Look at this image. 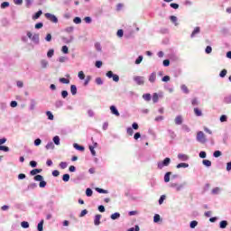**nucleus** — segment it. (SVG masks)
<instances>
[{"label":"nucleus","instance_id":"nucleus-1","mask_svg":"<svg viewBox=\"0 0 231 231\" xmlns=\"http://www.w3.org/2000/svg\"><path fill=\"white\" fill-rule=\"evenodd\" d=\"M197 142H199V143H207V136L205 135V133L201 131L197 133Z\"/></svg>","mask_w":231,"mask_h":231},{"label":"nucleus","instance_id":"nucleus-2","mask_svg":"<svg viewBox=\"0 0 231 231\" xmlns=\"http://www.w3.org/2000/svg\"><path fill=\"white\" fill-rule=\"evenodd\" d=\"M170 164H171V158L167 157L163 160V162H158L157 166H158V169H162L164 167H169Z\"/></svg>","mask_w":231,"mask_h":231},{"label":"nucleus","instance_id":"nucleus-3","mask_svg":"<svg viewBox=\"0 0 231 231\" xmlns=\"http://www.w3.org/2000/svg\"><path fill=\"white\" fill-rule=\"evenodd\" d=\"M45 17L46 19H48V21H51V23H59V19L57 18V16H55V14L46 13Z\"/></svg>","mask_w":231,"mask_h":231},{"label":"nucleus","instance_id":"nucleus-4","mask_svg":"<svg viewBox=\"0 0 231 231\" xmlns=\"http://www.w3.org/2000/svg\"><path fill=\"white\" fill-rule=\"evenodd\" d=\"M134 82H136V84H137L138 86H143V84H145L144 78L142 77V76H135V77L134 78Z\"/></svg>","mask_w":231,"mask_h":231},{"label":"nucleus","instance_id":"nucleus-5","mask_svg":"<svg viewBox=\"0 0 231 231\" xmlns=\"http://www.w3.org/2000/svg\"><path fill=\"white\" fill-rule=\"evenodd\" d=\"M110 111H111L112 115H115L116 116H120V112H118V109H116V106H111Z\"/></svg>","mask_w":231,"mask_h":231},{"label":"nucleus","instance_id":"nucleus-6","mask_svg":"<svg viewBox=\"0 0 231 231\" xmlns=\"http://www.w3.org/2000/svg\"><path fill=\"white\" fill-rule=\"evenodd\" d=\"M176 125H181L183 124V117L181 116H178L175 117Z\"/></svg>","mask_w":231,"mask_h":231},{"label":"nucleus","instance_id":"nucleus-7","mask_svg":"<svg viewBox=\"0 0 231 231\" xmlns=\"http://www.w3.org/2000/svg\"><path fill=\"white\" fill-rule=\"evenodd\" d=\"M102 218V215H96L94 218V224L96 226H98L100 225V219Z\"/></svg>","mask_w":231,"mask_h":231},{"label":"nucleus","instance_id":"nucleus-8","mask_svg":"<svg viewBox=\"0 0 231 231\" xmlns=\"http://www.w3.org/2000/svg\"><path fill=\"white\" fill-rule=\"evenodd\" d=\"M149 82H151L152 84H154V82H156V72H152L149 76Z\"/></svg>","mask_w":231,"mask_h":231},{"label":"nucleus","instance_id":"nucleus-9","mask_svg":"<svg viewBox=\"0 0 231 231\" xmlns=\"http://www.w3.org/2000/svg\"><path fill=\"white\" fill-rule=\"evenodd\" d=\"M171 187H172L173 189H176L177 192H180V190H181V189H183V185H180V184H176V183H172L171 184Z\"/></svg>","mask_w":231,"mask_h":231},{"label":"nucleus","instance_id":"nucleus-10","mask_svg":"<svg viewBox=\"0 0 231 231\" xmlns=\"http://www.w3.org/2000/svg\"><path fill=\"white\" fill-rule=\"evenodd\" d=\"M41 172H42V169H34L31 171L30 174L31 176H35L37 174H41Z\"/></svg>","mask_w":231,"mask_h":231},{"label":"nucleus","instance_id":"nucleus-11","mask_svg":"<svg viewBox=\"0 0 231 231\" xmlns=\"http://www.w3.org/2000/svg\"><path fill=\"white\" fill-rule=\"evenodd\" d=\"M171 174H172V172L168 171L164 175V181H165V183H169L171 181Z\"/></svg>","mask_w":231,"mask_h":231},{"label":"nucleus","instance_id":"nucleus-12","mask_svg":"<svg viewBox=\"0 0 231 231\" xmlns=\"http://www.w3.org/2000/svg\"><path fill=\"white\" fill-rule=\"evenodd\" d=\"M199 32H201V29L199 27H196L193 32H191V38L196 37V35H198V33H199Z\"/></svg>","mask_w":231,"mask_h":231},{"label":"nucleus","instance_id":"nucleus-13","mask_svg":"<svg viewBox=\"0 0 231 231\" xmlns=\"http://www.w3.org/2000/svg\"><path fill=\"white\" fill-rule=\"evenodd\" d=\"M38 231H44V220H41L37 226Z\"/></svg>","mask_w":231,"mask_h":231},{"label":"nucleus","instance_id":"nucleus-14","mask_svg":"<svg viewBox=\"0 0 231 231\" xmlns=\"http://www.w3.org/2000/svg\"><path fill=\"white\" fill-rule=\"evenodd\" d=\"M179 160H181L182 162H187V160H189V156L183 154V153H180L178 155Z\"/></svg>","mask_w":231,"mask_h":231},{"label":"nucleus","instance_id":"nucleus-15","mask_svg":"<svg viewBox=\"0 0 231 231\" xmlns=\"http://www.w3.org/2000/svg\"><path fill=\"white\" fill-rule=\"evenodd\" d=\"M189 167V163L180 162L177 165V169H187Z\"/></svg>","mask_w":231,"mask_h":231},{"label":"nucleus","instance_id":"nucleus-16","mask_svg":"<svg viewBox=\"0 0 231 231\" xmlns=\"http://www.w3.org/2000/svg\"><path fill=\"white\" fill-rule=\"evenodd\" d=\"M45 147L48 151L53 150V149H55V144H53V143L50 142L47 143V145Z\"/></svg>","mask_w":231,"mask_h":231},{"label":"nucleus","instance_id":"nucleus-17","mask_svg":"<svg viewBox=\"0 0 231 231\" xmlns=\"http://www.w3.org/2000/svg\"><path fill=\"white\" fill-rule=\"evenodd\" d=\"M53 142H54L55 145H60V137H59V135L54 136Z\"/></svg>","mask_w":231,"mask_h":231},{"label":"nucleus","instance_id":"nucleus-18","mask_svg":"<svg viewBox=\"0 0 231 231\" xmlns=\"http://www.w3.org/2000/svg\"><path fill=\"white\" fill-rule=\"evenodd\" d=\"M41 15H42V11H38L33 16L32 19L33 21H36V19H39V17H41Z\"/></svg>","mask_w":231,"mask_h":231},{"label":"nucleus","instance_id":"nucleus-19","mask_svg":"<svg viewBox=\"0 0 231 231\" xmlns=\"http://www.w3.org/2000/svg\"><path fill=\"white\" fill-rule=\"evenodd\" d=\"M74 149H77V151H85L84 146H80L79 143L73 144Z\"/></svg>","mask_w":231,"mask_h":231},{"label":"nucleus","instance_id":"nucleus-20","mask_svg":"<svg viewBox=\"0 0 231 231\" xmlns=\"http://www.w3.org/2000/svg\"><path fill=\"white\" fill-rule=\"evenodd\" d=\"M202 163H203V165H205V167H212V162H210L208 160H203Z\"/></svg>","mask_w":231,"mask_h":231},{"label":"nucleus","instance_id":"nucleus-21","mask_svg":"<svg viewBox=\"0 0 231 231\" xmlns=\"http://www.w3.org/2000/svg\"><path fill=\"white\" fill-rule=\"evenodd\" d=\"M170 20L171 21V23H174L175 26H178V17L171 15L170 17Z\"/></svg>","mask_w":231,"mask_h":231},{"label":"nucleus","instance_id":"nucleus-22","mask_svg":"<svg viewBox=\"0 0 231 231\" xmlns=\"http://www.w3.org/2000/svg\"><path fill=\"white\" fill-rule=\"evenodd\" d=\"M70 93L72 95H77V86H75V85L70 86Z\"/></svg>","mask_w":231,"mask_h":231},{"label":"nucleus","instance_id":"nucleus-23","mask_svg":"<svg viewBox=\"0 0 231 231\" xmlns=\"http://www.w3.org/2000/svg\"><path fill=\"white\" fill-rule=\"evenodd\" d=\"M194 113H195L196 116H201L203 115L201 110L198 107L194 108Z\"/></svg>","mask_w":231,"mask_h":231},{"label":"nucleus","instance_id":"nucleus-24","mask_svg":"<svg viewBox=\"0 0 231 231\" xmlns=\"http://www.w3.org/2000/svg\"><path fill=\"white\" fill-rule=\"evenodd\" d=\"M111 219L115 220V219H118V217H120V213L116 212L114 214L111 215Z\"/></svg>","mask_w":231,"mask_h":231},{"label":"nucleus","instance_id":"nucleus-25","mask_svg":"<svg viewBox=\"0 0 231 231\" xmlns=\"http://www.w3.org/2000/svg\"><path fill=\"white\" fill-rule=\"evenodd\" d=\"M86 196H88V198H91V196H93V190L91 189H86Z\"/></svg>","mask_w":231,"mask_h":231},{"label":"nucleus","instance_id":"nucleus-26","mask_svg":"<svg viewBox=\"0 0 231 231\" xmlns=\"http://www.w3.org/2000/svg\"><path fill=\"white\" fill-rule=\"evenodd\" d=\"M78 77L80 80H84V79H86V75L84 74V71H79L78 74Z\"/></svg>","mask_w":231,"mask_h":231},{"label":"nucleus","instance_id":"nucleus-27","mask_svg":"<svg viewBox=\"0 0 231 231\" xmlns=\"http://www.w3.org/2000/svg\"><path fill=\"white\" fill-rule=\"evenodd\" d=\"M21 226H22L23 228H30V224H29L28 222H26V221H23V222L21 223Z\"/></svg>","mask_w":231,"mask_h":231},{"label":"nucleus","instance_id":"nucleus-28","mask_svg":"<svg viewBox=\"0 0 231 231\" xmlns=\"http://www.w3.org/2000/svg\"><path fill=\"white\" fill-rule=\"evenodd\" d=\"M226 73H227L226 69H224L221 70L219 77H221V79H225V77H226Z\"/></svg>","mask_w":231,"mask_h":231},{"label":"nucleus","instance_id":"nucleus-29","mask_svg":"<svg viewBox=\"0 0 231 231\" xmlns=\"http://www.w3.org/2000/svg\"><path fill=\"white\" fill-rule=\"evenodd\" d=\"M60 82H61V84H69V79L66 78H60Z\"/></svg>","mask_w":231,"mask_h":231},{"label":"nucleus","instance_id":"nucleus-30","mask_svg":"<svg viewBox=\"0 0 231 231\" xmlns=\"http://www.w3.org/2000/svg\"><path fill=\"white\" fill-rule=\"evenodd\" d=\"M227 225H228V222H226V220H222L220 222V228H226Z\"/></svg>","mask_w":231,"mask_h":231},{"label":"nucleus","instance_id":"nucleus-31","mask_svg":"<svg viewBox=\"0 0 231 231\" xmlns=\"http://www.w3.org/2000/svg\"><path fill=\"white\" fill-rule=\"evenodd\" d=\"M158 100H159L158 93H154L152 96L153 104H156V102H158Z\"/></svg>","mask_w":231,"mask_h":231},{"label":"nucleus","instance_id":"nucleus-32","mask_svg":"<svg viewBox=\"0 0 231 231\" xmlns=\"http://www.w3.org/2000/svg\"><path fill=\"white\" fill-rule=\"evenodd\" d=\"M97 192H99V194H107V190L100 189V188H96Z\"/></svg>","mask_w":231,"mask_h":231},{"label":"nucleus","instance_id":"nucleus-33","mask_svg":"<svg viewBox=\"0 0 231 231\" xmlns=\"http://www.w3.org/2000/svg\"><path fill=\"white\" fill-rule=\"evenodd\" d=\"M143 98L144 100H146V102L151 101V94H144V95L143 96Z\"/></svg>","mask_w":231,"mask_h":231},{"label":"nucleus","instance_id":"nucleus-34","mask_svg":"<svg viewBox=\"0 0 231 231\" xmlns=\"http://www.w3.org/2000/svg\"><path fill=\"white\" fill-rule=\"evenodd\" d=\"M189 226L190 228H196V226H198V221L196 220L191 221L189 224Z\"/></svg>","mask_w":231,"mask_h":231},{"label":"nucleus","instance_id":"nucleus-35","mask_svg":"<svg viewBox=\"0 0 231 231\" xmlns=\"http://www.w3.org/2000/svg\"><path fill=\"white\" fill-rule=\"evenodd\" d=\"M160 219H161L160 215L155 214L154 217H153V222L154 223H159Z\"/></svg>","mask_w":231,"mask_h":231},{"label":"nucleus","instance_id":"nucleus-36","mask_svg":"<svg viewBox=\"0 0 231 231\" xmlns=\"http://www.w3.org/2000/svg\"><path fill=\"white\" fill-rule=\"evenodd\" d=\"M180 89H181L184 93H186V95L189 94V88H187L186 85H182V86L180 87Z\"/></svg>","mask_w":231,"mask_h":231},{"label":"nucleus","instance_id":"nucleus-37","mask_svg":"<svg viewBox=\"0 0 231 231\" xmlns=\"http://www.w3.org/2000/svg\"><path fill=\"white\" fill-rule=\"evenodd\" d=\"M0 151H4V152H8V151H10V148H8V146L0 145Z\"/></svg>","mask_w":231,"mask_h":231},{"label":"nucleus","instance_id":"nucleus-38","mask_svg":"<svg viewBox=\"0 0 231 231\" xmlns=\"http://www.w3.org/2000/svg\"><path fill=\"white\" fill-rule=\"evenodd\" d=\"M73 23H75V24H80V23H82V19H80V17H75Z\"/></svg>","mask_w":231,"mask_h":231},{"label":"nucleus","instance_id":"nucleus-39","mask_svg":"<svg viewBox=\"0 0 231 231\" xmlns=\"http://www.w3.org/2000/svg\"><path fill=\"white\" fill-rule=\"evenodd\" d=\"M127 134H129V136H133L134 131L133 130L132 127H128L126 130Z\"/></svg>","mask_w":231,"mask_h":231},{"label":"nucleus","instance_id":"nucleus-40","mask_svg":"<svg viewBox=\"0 0 231 231\" xmlns=\"http://www.w3.org/2000/svg\"><path fill=\"white\" fill-rule=\"evenodd\" d=\"M89 151L92 156H97V152H95V146H89Z\"/></svg>","mask_w":231,"mask_h":231},{"label":"nucleus","instance_id":"nucleus-41","mask_svg":"<svg viewBox=\"0 0 231 231\" xmlns=\"http://www.w3.org/2000/svg\"><path fill=\"white\" fill-rule=\"evenodd\" d=\"M46 116H48V119L49 120H53V114H51V111H47L46 112Z\"/></svg>","mask_w":231,"mask_h":231},{"label":"nucleus","instance_id":"nucleus-42","mask_svg":"<svg viewBox=\"0 0 231 231\" xmlns=\"http://www.w3.org/2000/svg\"><path fill=\"white\" fill-rule=\"evenodd\" d=\"M8 6H10V3H8V2H4L1 4L2 9L8 8Z\"/></svg>","mask_w":231,"mask_h":231},{"label":"nucleus","instance_id":"nucleus-43","mask_svg":"<svg viewBox=\"0 0 231 231\" xmlns=\"http://www.w3.org/2000/svg\"><path fill=\"white\" fill-rule=\"evenodd\" d=\"M42 68H48V61L43 60L41 61Z\"/></svg>","mask_w":231,"mask_h":231},{"label":"nucleus","instance_id":"nucleus-44","mask_svg":"<svg viewBox=\"0 0 231 231\" xmlns=\"http://www.w3.org/2000/svg\"><path fill=\"white\" fill-rule=\"evenodd\" d=\"M43 179L42 175H36L34 177L35 181H42Z\"/></svg>","mask_w":231,"mask_h":231},{"label":"nucleus","instance_id":"nucleus-45","mask_svg":"<svg viewBox=\"0 0 231 231\" xmlns=\"http://www.w3.org/2000/svg\"><path fill=\"white\" fill-rule=\"evenodd\" d=\"M171 8H173L174 10H178V8H180V5L178 4H174V3H171L170 5Z\"/></svg>","mask_w":231,"mask_h":231},{"label":"nucleus","instance_id":"nucleus-46","mask_svg":"<svg viewBox=\"0 0 231 231\" xmlns=\"http://www.w3.org/2000/svg\"><path fill=\"white\" fill-rule=\"evenodd\" d=\"M96 83L97 84V86H102L104 84L101 78H97Z\"/></svg>","mask_w":231,"mask_h":231},{"label":"nucleus","instance_id":"nucleus-47","mask_svg":"<svg viewBox=\"0 0 231 231\" xmlns=\"http://www.w3.org/2000/svg\"><path fill=\"white\" fill-rule=\"evenodd\" d=\"M44 24L42 23H38L35 24L34 28H36V30H41Z\"/></svg>","mask_w":231,"mask_h":231},{"label":"nucleus","instance_id":"nucleus-48","mask_svg":"<svg viewBox=\"0 0 231 231\" xmlns=\"http://www.w3.org/2000/svg\"><path fill=\"white\" fill-rule=\"evenodd\" d=\"M112 79H113L114 82H118L120 80V77L116 74H114L112 76Z\"/></svg>","mask_w":231,"mask_h":231},{"label":"nucleus","instance_id":"nucleus-49","mask_svg":"<svg viewBox=\"0 0 231 231\" xmlns=\"http://www.w3.org/2000/svg\"><path fill=\"white\" fill-rule=\"evenodd\" d=\"M213 156L215 158H219V156H221V151H215Z\"/></svg>","mask_w":231,"mask_h":231},{"label":"nucleus","instance_id":"nucleus-50","mask_svg":"<svg viewBox=\"0 0 231 231\" xmlns=\"http://www.w3.org/2000/svg\"><path fill=\"white\" fill-rule=\"evenodd\" d=\"M62 180H63L65 182L69 181V174H64L63 177H62Z\"/></svg>","mask_w":231,"mask_h":231},{"label":"nucleus","instance_id":"nucleus-51","mask_svg":"<svg viewBox=\"0 0 231 231\" xmlns=\"http://www.w3.org/2000/svg\"><path fill=\"white\" fill-rule=\"evenodd\" d=\"M143 60V56H139L138 59L135 60V64H141Z\"/></svg>","mask_w":231,"mask_h":231},{"label":"nucleus","instance_id":"nucleus-52","mask_svg":"<svg viewBox=\"0 0 231 231\" xmlns=\"http://www.w3.org/2000/svg\"><path fill=\"white\" fill-rule=\"evenodd\" d=\"M90 80H91V76H87L85 82H84V86H88V84H89Z\"/></svg>","mask_w":231,"mask_h":231},{"label":"nucleus","instance_id":"nucleus-53","mask_svg":"<svg viewBox=\"0 0 231 231\" xmlns=\"http://www.w3.org/2000/svg\"><path fill=\"white\" fill-rule=\"evenodd\" d=\"M41 143H42V141L40 138L34 141V145H36V147H39Z\"/></svg>","mask_w":231,"mask_h":231},{"label":"nucleus","instance_id":"nucleus-54","mask_svg":"<svg viewBox=\"0 0 231 231\" xmlns=\"http://www.w3.org/2000/svg\"><path fill=\"white\" fill-rule=\"evenodd\" d=\"M61 97H62V98H68V91L67 90H62L61 91Z\"/></svg>","mask_w":231,"mask_h":231},{"label":"nucleus","instance_id":"nucleus-55","mask_svg":"<svg viewBox=\"0 0 231 231\" xmlns=\"http://www.w3.org/2000/svg\"><path fill=\"white\" fill-rule=\"evenodd\" d=\"M60 169H66V167H68V163L64 162H61L60 163Z\"/></svg>","mask_w":231,"mask_h":231},{"label":"nucleus","instance_id":"nucleus-56","mask_svg":"<svg viewBox=\"0 0 231 231\" xmlns=\"http://www.w3.org/2000/svg\"><path fill=\"white\" fill-rule=\"evenodd\" d=\"M192 106H199V102L197 98H193L191 101Z\"/></svg>","mask_w":231,"mask_h":231},{"label":"nucleus","instance_id":"nucleus-57","mask_svg":"<svg viewBox=\"0 0 231 231\" xmlns=\"http://www.w3.org/2000/svg\"><path fill=\"white\" fill-rule=\"evenodd\" d=\"M127 231H140V226H135V228L134 227H131Z\"/></svg>","mask_w":231,"mask_h":231},{"label":"nucleus","instance_id":"nucleus-58","mask_svg":"<svg viewBox=\"0 0 231 231\" xmlns=\"http://www.w3.org/2000/svg\"><path fill=\"white\" fill-rule=\"evenodd\" d=\"M39 186L41 189H44V187H46V181H44V180L40 181Z\"/></svg>","mask_w":231,"mask_h":231},{"label":"nucleus","instance_id":"nucleus-59","mask_svg":"<svg viewBox=\"0 0 231 231\" xmlns=\"http://www.w3.org/2000/svg\"><path fill=\"white\" fill-rule=\"evenodd\" d=\"M163 201H165V195L161 196V198L159 199V205H162L163 203Z\"/></svg>","mask_w":231,"mask_h":231},{"label":"nucleus","instance_id":"nucleus-60","mask_svg":"<svg viewBox=\"0 0 231 231\" xmlns=\"http://www.w3.org/2000/svg\"><path fill=\"white\" fill-rule=\"evenodd\" d=\"M205 51H206V53H208H208H212V47L207 46Z\"/></svg>","mask_w":231,"mask_h":231},{"label":"nucleus","instance_id":"nucleus-61","mask_svg":"<svg viewBox=\"0 0 231 231\" xmlns=\"http://www.w3.org/2000/svg\"><path fill=\"white\" fill-rule=\"evenodd\" d=\"M96 68H102V61L101 60L96 61Z\"/></svg>","mask_w":231,"mask_h":231},{"label":"nucleus","instance_id":"nucleus-62","mask_svg":"<svg viewBox=\"0 0 231 231\" xmlns=\"http://www.w3.org/2000/svg\"><path fill=\"white\" fill-rule=\"evenodd\" d=\"M53 53H54V51H53V50H50V51L47 52V57L51 58V56L53 55Z\"/></svg>","mask_w":231,"mask_h":231},{"label":"nucleus","instance_id":"nucleus-63","mask_svg":"<svg viewBox=\"0 0 231 231\" xmlns=\"http://www.w3.org/2000/svg\"><path fill=\"white\" fill-rule=\"evenodd\" d=\"M226 119H227V117L226 115H223L220 116V122H226Z\"/></svg>","mask_w":231,"mask_h":231},{"label":"nucleus","instance_id":"nucleus-64","mask_svg":"<svg viewBox=\"0 0 231 231\" xmlns=\"http://www.w3.org/2000/svg\"><path fill=\"white\" fill-rule=\"evenodd\" d=\"M32 41H39V34H34L32 35V37L31 38Z\"/></svg>","mask_w":231,"mask_h":231}]
</instances>
